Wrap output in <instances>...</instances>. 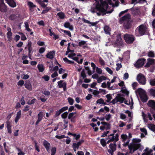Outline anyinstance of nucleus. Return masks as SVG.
I'll return each mask as SVG.
<instances>
[{"mask_svg":"<svg viewBox=\"0 0 155 155\" xmlns=\"http://www.w3.org/2000/svg\"><path fill=\"white\" fill-rule=\"evenodd\" d=\"M101 143V145L103 147H105L106 146V144L107 143V142H106V140H105L104 139H101V140H100Z\"/></svg>","mask_w":155,"mask_h":155,"instance_id":"36","label":"nucleus"},{"mask_svg":"<svg viewBox=\"0 0 155 155\" xmlns=\"http://www.w3.org/2000/svg\"><path fill=\"white\" fill-rule=\"evenodd\" d=\"M148 106L150 107L155 110V101L150 100L147 103Z\"/></svg>","mask_w":155,"mask_h":155,"instance_id":"18","label":"nucleus"},{"mask_svg":"<svg viewBox=\"0 0 155 155\" xmlns=\"http://www.w3.org/2000/svg\"><path fill=\"white\" fill-rule=\"evenodd\" d=\"M112 118V115L110 114H107L105 116V118L106 121H108Z\"/></svg>","mask_w":155,"mask_h":155,"instance_id":"38","label":"nucleus"},{"mask_svg":"<svg viewBox=\"0 0 155 155\" xmlns=\"http://www.w3.org/2000/svg\"><path fill=\"white\" fill-rule=\"evenodd\" d=\"M45 48L41 47L40 48L39 50V52L40 54H42L45 51Z\"/></svg>","mask_w":155,"mask_h":155,"instance_id":"51","label":"nucleus"},{"mask_svg":"<svg viewBox=\"0 0 155 155\" xmlns=\"http://www.w3.org/2000/svg\"><path fill=\"white\" fill-rule=\"evenodd\" d=\"M106 70L110 74H112L113 73V71L109 68L106 67L105 68Z\"/></svg>","mask_w":155,"mask_h":155,"instance_id":"50","label":"nucleus"},{"mask_svg":"<svg viewBox=\"0 0 155 155\" xmlns=\"http://www.w3.org/2000/svg\"><path fill=\"white\" fill-rule=\"evenodd\" d=\"M7 38L8 39L9 41H11L12 40V33L11 31H9L7 33Z\"/></svg>","mask_w":155,"mask_h":155,"instance_id":"35","label":"nucleus"},{"mask_svg":"<svg viewBox=\"0 0 155 155\" xmlns=\"http://www.w3.org/2000/svg\"><path fill=\"white\" fill-rule=\"evenodd\" d=\"M148 128L151 130L154 131H155V125L153 124H149L147 125Z\"/></svg>","mask_w":155,"mask_h":155,"instance_id":"28","label":"nucleus"},{"mask_svg":"<svg viewBox=\"0 0 155 155\" xmlns=\"http://www.w3.org/2000/svg\"><path fill=\"white\" fill-rule=\"evenodd\" d=\"M110 128V124H108L107 125L104 126H101L100 127V129L102 130H104V129L107 130H109Z\"/></svg>","mask_w":155,"mask_h":155,"instance_id":"24","label":"nucleus"},{"mask_svg":"<svg viewBox=\"0 0 155 155\" xmlns=\"http://www.w3.org/2000/svg\"><path fill=\"white\" fill-rule=\"evenodd\" d=\"M42 78L44 79L45 81H48L49 80L50 78L47 75H45L42 77Z\"/></svg>","mask_w":155,"mask_h":155,"instance_id":"54","label":"nucleus"},{"mask_svg":"<svg viewBox=\"0 0 155 155\" xmlns=\"http://www.w3.org/2000/svg\"><path fill=\"white\" fill-rule=\"evenodd\" d=\"M147 61L144 66L146 68H149L150 66L154 63V59L149 58L147 59Z\"/></svg>","mask_w":155,"mask_h":155,"instance_id":"15","label":"nucleus"},{"mask_svg":"<svg viewBox=\"0 0 155 155\" xmlns=\"http://www.w3.org/2000/svg\"><path fill=\"white\" fill-rule=\"evenodd\" d=\"M96 71L99 74H101L102 73L101 69L98 68L97 67H96Z\"/></svg>","mask_w":155,"mask_h":155,"instance_id":"52","label":"nucleus"},{"mask_svg":"<svg viewBox=\"0 0 155 155\" xmlns=\"http://www.w3.org/2000/svg\"><path fill=\"white\" fill-rule=\"evenodd\" d=\"M76 55V54L74 53H71L68 55V57L69 58H72L73 57L75 56Z\"/></svg>","mask_w":155,"mask_h":155,"instance_id":"56","label":"nucleus"},{"mask_svg":"<svg viewBox=\"0 0 155 155\" xmlns=\"http://www.w3.org/2000/svg\"><path fill=\"white\" fill-rule=\"evenodd\" d=\"M144 152L142 155H153L152 152L153 150L149 149L148 147H146L145 149L143 150ZM138 155H140L139 154Z\"/></svg>","mask_w":155,"mask_h":155,"instance_id":"13","label":"nucleus"},{"mask_svg":"<svg viewBox=\"0 0 155 155\" xmlns=\"http://www.w3.org/2000/svg\"><path fill=\"white\" fill-rule=\"evenodd\" d=\"M21 104L22 105H24L25 104L24 97H22L21 100Z\"/></svg>","mask_w":155,"mask_h":155,"instance_id":"61","label":"nucleus"},{"mask_svg":"<svg viewBox=\"0 0 155 155\" xmlns=\"http://www.w3.org/2000/svg\"><path fill=\"white\" fill-rule=\"evenodd\" d=\"M81 76L83 78H85L86 77V75L85 73V71L84 70H83L81 72Z\"/></svg>","mask_w":155,"mask_h":155,"instance_id":"48","label":"nucleus"},{"mask_svg":"<svg viewBox=\"0 0 155 155\" xmlns=\"http://www.w3.org/2000/svg\"><path fill=\"white\" fill-rule=\"evenodd\" d=\"M147 54L149 57L154 58L155 57V54L152 51H149L148 53Z\"/></svg>","mask_w":155,"mask_h":155,"instance_id":"40","label":"nucleus"},{"mask_svg":"<svg viewBox=\"0 0 155 155\" xmlns=\"http://www.w3.org/2000/svg\"><path fill=\"white\" fill-rule=\"evenodd\" d=\"M109 137V140L107 141V143H109L112 141L114 142V143H110L109 146L110 149L108 151L111 155H113L114 152L116 149V145L115 143L118 140V135L117 134L115 135L114 134H112L110 135Z\"/></svg>","mask_w":155,"mask_h":155,"instance_id":"1","label":"nucleus"},{"mask_svg":"<svg viewBox=\"0 0 155 155\" xmlns=\"http://www.w3.org/2000/svg\"><path fill=\"white\" fill-rule=\"evenodd\" d=\"M150 84L151 86H155V79L151 80L150 81Z\"/></svg>","mask_w":155,"mask_h":155,"instance_id":"53","label":"nucleus"},{"mask_svg":"<svg viewBox=\"0 0 155 155\" xmlns=\"http://www.w3.org/2000/svg\"><path fill=\"white\" fill-rule=\"evenodd\" d=\"M120 118L123 120L124 119L126 118V116L124 114L121 113L120 115Z\"/></svg>","mask_w":155,"mask_h":155,"instance_id":"63","label":"nucleus"},{"mask_svg":"<svg viewBox=\"0 0 155 155\" xmlns=\"http://www.w3.org/2000/svg\"><path fill=\"white\" fill-rule=\"evenodd\" d=\"M44 113L41 111L40 112L38 115V120L36 122V125H37L38 123L41 121L44 115Z\"/></svg>","mask_w":155,"mask_h":155,"instance_id":"17","label":"nucleus"},{"mask_svg":"<svg viewBox=\"0 0 155 155\" xmlns=\"http://www.w3.org/2000/svg\"><path fill=\"white\" fill-rule=\"evenodd\" d=\"M137 93L140 95V97L143 102H145L148 99L146 93L145 91L140 88H139L137 91H136Z\"/></svg>","mask_w":155,"mask_h":155,"instance_id":"5","label":"nucleus"},{"mask_svg":"<svg viewBox=\"0 0 155 155\" xmlns=\"http://www.w3.org/2000/svg\"><path fill=\"white\" fill-rule=\"evenodd\" d=\"M59 87H66V84L65 82H63L62 80H61L58 82Z\"/></svg>","mask_w":155,"mask_h":155,"instance_id":"23","label":"nucleus"},{"mask_svg":"<svg viewBox=\"0 0 155 155\" xmlns=\"http://www.w3.org/2000/svg\"><path fill=\"white\" fill-rule=\"evenodd\" d=\"M98 61L101 65L104 66L105 64L104 61L101 57H99Z\"/></svg>","mask_w":155,"mask_h":155,"instance_id":"41","label":"nucleus"},{"mask_svg":"<svg viewBox=\"0 0 155 155\" xmlns=\"http://www.w3.org/2000/svg\"><path fill=\"white\" fill-rule=\"evenodd\" d=\"M8 10L7 7L4 2V0H2L0 3V11L2 12H6Z\"/></svg>","mask_w":155,"mask_h":155,"instance_id":"11","label":"nucleus"},{"mask_svg":"<svg viewBox=\"0 0 155 155\" xmlns=\"http://www.w3.org/2000/svg\"><path fill=\"white\" fill-rule=\"evenodd\" d=\"M140 130L143 133L141 134V136H142V137H144V135L143 134L145 135L147 134V132L145 128H140Z\"/></svg>","mask_w":155,"mask_h":155,"instance_id":"30","label":"nucleus"},{"mask_svg":"<svg viewBox=\"0 0 155 155\" xmlns=\"http://www.w3.org/2000/svg\"><path fill=\"white\" fill-rule=\"evenodd\" d=\"M68 100L70 105H72L73 104L74 100L72 98L69 97L68 98Z\"/></svg>","mask_w":155,"mask_h":155,"instance_id":"45","label":"nucleus"},{"mask_svg":"<svg viewBox=\"0 0 155 155\" xmlns=\"http://www.w3.org/2000/svg\"><path fill=\"white\" fill-rule=\"evenodd\" d=\"M125 100L124 98L120 94H118L115 98L114 99L111 101L113 104H115L117 103H122Z\"/></svg>","mask_w":155,"mask_h":155,"instance_id":"7","label":"nucleus"},{"mask_svg":"<svg viewBox=\"0 0 155 155\" xmlns=\"http://www.w3.org/2000/svg\"><path fill=\"white\" fill-rule=\"evenodd\" d=\"M82 20L85 23H87L91 24V26H96L99 22V21H96L94 22H91L88 20L85 19L84 18H83L82 19Z\"/></svg>","mask_w":155,"mask_h":155,"instance_id":"20","label":"nucleus"},{"mask_svg":"<svg viewBox=\"0 0 155 155\" xmlns=\"http://www.w3.org/2000/svg\"><path fill=\"white\" fill-rule=\"evenodd\" d=\"M17 18V16L16 15L12 14L9 17V19L12 21L15 19Z\"/></svg>","mask_w":155,"mask_h":155,"instance_id":"37","label":"nucleus"},{"mask_svg":"<svg viewBox=\"0 0 155 155\" xmlns=\"http://www.w3.org/2000/svg\"><path fill=\"white\" fill-rule=\"evenodd\" d=\"M22 35L21 36V40L25 41L27 39V38L25 35L23 33H21Z\"/></svg>","mask_w":155,"mask_h":155,"instance_id":"62","label":"nucleus"},{"mask_svg":"<svg viewBox=\"0 0 155 155\" xmlns=\"http://www.w3.org/2000/svg\"><path fill=\"white\" fill-rule=\"evenodd\" d=\"M150 93L152 95L155 97V89L153 88L151 89L150 91Z\"/></svg>","mask_w":155,"mask_h":155,"instance_id":"47","label":"nucleus"},{"mask_svg":"<svg viewBox=\"0 0 155 155\" xmlns=\"http://www.w3.org/2000/svg\"><path fill=\"white\" fill-rule=\"evenodd\" d=\"M56 148L55 147H52L51 149V155H54L56 153Z\"/></svg>","mask_w":155,"mask_h":155,"instance_id":"44","label":"nucleus"},{"mask_svg":"<svg viewBox=\"0 0 155 155\" xmlns=\"http://www.w3.org/2000/svg\"><path fill=\"white\" fill-rule=\"evenodd\" d=\"M89 91H91V92H93V94L95 96L97 95L100 93L99 91H97L96 90H94L93 91V90L91 89H89Z\"/></svg>","mask_w":155,"mask_h":155,"instance_id":"42","label":"nucleus"},{"mask_svg":"<svg viewBox=\"0 0 155 155\" xmlns=\"http://www.w3.org/2000/svg\"><path fill=\"white\" fill-rule=\"evenodd\" d=\"M141 140L140 139L134 138L132 142L128 145L130 153H133L138 149L141 150L143 148V147L140 143Z\"/></svg>","mask_w":155,"mask_h":155,"instance_id":"2","label":"nucleus"},{"mask_svg":"<svg viewBox=\"0 0 155 155\" xmlns=\"http://www.w3.org/2000/svg\"><path fill=\"white\" fill-rule=\"evenodd\" d=\"M121 137L122 139V141H125L126 140H127V141L126 143V145H128L130 140L128 138V137H127V136L126 134H122L121 135Z\"/></svg>","mask_w":155,"mask_h":155,"instance_id":"19","label":"nucleus"},{"mask_svg":"<svg viewBox=\"0 0 155 155\" xmlns=\"http://www.w3.org/2000/svg\"><path fill=\"white\" fill-rule=\"evenodd\" d=\"M71 25L70 23L68 22H66L65 23L64 25V26L65 28H68Z\"/></svg>","mask_w":155,"mask_h":155,"instance_id":"58","label":"nucleus"},{"mask_svg":"<svg viewBox=\"0 0 155 155\" xmlns=\"http://www.w3.org/2000/svg\"><path fill=\"white\" fill-rule=\"evenodd\" d=\"M109 7L108 4L106 1L101 2V4L99 3H97L95 6V8L97 11L104 14V15L107 13H111L113 11V10L110 11H107V9Z\"/></svg>","mask_w":155,"mask_h":155,"instance_id":"4","label":"nucleus"},{"mask_svg":"<svg viewBox=\"0 0 155 155\" xmlns=\"http://www.w3.org/2000/svg\"><path fill=\"white\" fill-rule=\"evenodd\" d=\"M124 39L127 44L133 43L135 40V36L132 35L126 34L124 36Z\"/></svg>","mask_w":155,"mask_h":155,"instance_id":"6","label":"nucleus"},{"mask_svg":"<svg viewBox=\"0 0 155 155\" xmlns=\"http://www.w3.org/2000/svg\"><path fill=\"white\" fill-rule=\"evenodd\" d=\"M96 103L97 104H103L104 105H106L107 104V103L104 102V100L102 98H100L97 100L96 101Z\"/></svg>","mask_w":155,"mask_h":155,"instance_id":"32","label":"nucleus"},{"mask_svg":"<svg viewBox=\"0 0 155 155\" xmlns=\"http://www.w3.org/2000/svg\"><path fill=\"white\" fill-rule=\"evenodd\" d=\"M138 28V32L140 35H143L145 34L147 29L146 25H141L139 26Z\"/></svg>","mask_w":155,"mask_h":155,"instance_id":"10","label":"nucleus"},{"mask_svg":"<svg viewBox=\"0 0 155 155\" xmlns=\"http://www.w3.org/2000/svg\"><path fill=\"white\" fill-rule=\"evenodd\" d=\"M131 16L128 13L120 18L119 20V22L121 24H123V28L125 29H128L131 27L130 22Z\"/></svg>","mask_w":155,"mask_h":155,"instance_id":"3","label":"nucleus"},{"mask_svg":"<svg viewBox=\"0 0 155 155\" xmlns=\"http://www.w3.org/2000/svg\"><path fill=\"white\" fill-rule=\"evenodd\" d=\"M58 74L57 73V71H55L51 75V77L52 78H54L58 76Z\"/></svg>","mask_w":155,"mask_h":155,"instance_id":"55","label":"nucleus"},{"mask_svg":"<svg viewBox=\"0 0 155 155\" xmlns=\"http://www.w3.org/2000/svg\"><path fill=\"white\" fill-rule=\"evenodd\" d=\"M125 113L127 114L129 117H131L132 116V113L128 110H126L125 111Z\"/></svg>","mask_w":155,"mask_h":155,"instance_id":"57","label":"nucleus"},{"mask_svg":"<svg viewBox=\"0 0 155 155\" xmlns=\"http://www.w3.org/2000/svg\"><path fill=\"white\" fill-rule=\"evenodd\" d=\"M43 144L45 147L47 151L49 153L50 151V149L51 147V145L50 143L47 140H45L43 142Z\"/></svg>","mask_w":155,"mask_h":155,"instance_id":"16","label":"nucleus"},{"mask_svg":"<svg viewBox=\"0 0 155 155\" xmlns=\"http://www.w3.org/2000/svg\"><path fill=\"white\" fill-rule=\"evenodd\" d=\"M152 14L153 16H155V4L153 8Z\"/></svg>","mask_w":155,"mask_h":155,"instance_id":"64","label":"nucleus"},{"mask_svg":"<svg viewBox=\"0 0 155 155\" xmlns=\"http://www.w3.org/2000/svg\"><path fill=\"white\" fill-rule=\"evenodd\" d=\"M28 4L30 8H32L36 7V6L31 2H28Z\"/></svg>","mask_w":155,"mask_h":155,"instance_id":"39","label":"nucleus"},{"mask_svg":"<svg viewBox=\"0 0 155 155\" xmlns=\"http://www.w3.org/2000/svg\"><path fill=\"white\" fill-rule=\"evenodd\" d=\"M60 30L62 32H63L65 34L68 35L69 37H71V35L70 31L64 30L62 29H61Z\"/></svg>","mask_w":155,"mask_h":155,"instance_id":"33","label":"nucleus"},{"mask_svg":"<svg viewBox=\"0 0 155 155\" xmlns=\"http://www.w3.org/2000/svg\"><path fill=\"white\" fill-rule=\"evenodd\" d=\"M35 100H36V99H34L32 100L31 101H29L27 102V104L29 105H31V104H33L35 102Z\"/></svg>","mask_w":155,"mask_h":155,"instance_id":"60","label":"nucleus"},{"mask_svg":"<svg viewBox=\"0 0 155 155\" xmlns=\"http://www.w3.org/2000/svg\"><path fill=\"white\" fill-rule=\"evenodd\" d=\"M37 44L40 46H43L45 45V42L42 41H39L37 42Z\"/></svg>","mask_w":155,"mask_h":155,"instance_id":"59","label":"nucleus"},{"mask_svg":"<svg viewBox=\"0 0 155 155\" xmlns=\"http://www.w3.org/2000/svg\"><path fill=\"white\" fill-rule=\"evenodd\" d=\"M137 79L138 82L141 84H145L146 83V78L142 74H139L137 77Z\"/></svg>","mask_w":155,"mask_h":155,"instance_id":"9","label":"nucleus"},{"mask_svg":"<svg viewBox=\"0 0 155 155\" xmlns=\"http://www.w3.org/2000/svg\"><path fill=\"white\" fill-rule=\"evenodd\" d=\"M131 101H124V103L127 105H129L130 106V109H132L133 108V100L132 99V97H131Z\"/></svg>","mask_w":155,"mask_h":155,"instance_id":"22","label":"nucleus"},{"mask_svg":"<svg viewBox=\"0 0 155 155\" xmlns=\"http://www.w3.org/2000/svg\"><path fill=\"white\" fill-rule=\"evenodd\" d=\"M129 10H130L132 11H133L134 10V8L133 7H132L130 9H127L125 11H121L119 14V17H121L124 14L127 12Z\"/></svg>","mask_w":155,"mask_h":155,"instance_id":"26","label":"nucleus"},{"mask_svg":"<svg viewBox=\"0 0 155 155\" xmlns=\"http://www.w3.org/2000/svg\"><path fill=\"white\" fill-rule=\"evenodd\" d=\"M86 43V41H81L79 42L78 45L80 47H81L82 45H84Z\"/></svg>","mask_w":155,"mask_h":155,"instance_id":"49","label":"nucleus"},{"mask_svg":"<svg viewBox=\"0 0 155 155\" xmlns=\"http://www.w3.org/2000/svg\"><path fill=\"white\" fill-rule=\"evenodd\" d=\"M68 114V112H65L61 115V116L63 118L65 119L67 117Z\"/></svg>","mask_w":155,"mask_h":155,"instance_id":"46","label":"nucleus"},{"mask_svg":"<svg viewBox=\"0 0 155 155\" xmlns=\"http://www.w3.org/2000/svg\"><path fill=\"white\" fill-rule=\"evenodd\" d=\"M64 61L67 63L68 64H74V61H70L68 60L66 57L63 58Z\"/></svg>","mask_w":155,"mask_h":155,"instance_id":"34","label":"nucleus"},{"mask_svg":"<svg viewBox=\"0 0 155 155\" xmlns=\"http://www.w3.org/2000/svg\"><path fill=\"white\" fill-rule=\"evenodd\" d=\"M146 61L144 58H140L135 63L134 66L138 68L141 67L143 66Z\"/></svg>","mask_w":155,"mask_h":155,"instance_id":"8","label":"nucleus"},{"mask_svg":"<svg viewBox=\"0 0 155 155\" xmlns=\"http://www.w3.org/2000/svg\"><path fill=\"white\" fill-rule=\"evenodd\" d=\"M21 110L19 111L16 114V117L15 119V121L17 123L21 117Z\"/></svg>","mask_w":155,"mask_h":155,"instance_id":"21","label":"nucleus"},{"mask_svg":"<svg viewBox=\"0 0 155 155\" xmlns=\"http://www.w3.org/2000/svg\"><path fill=\"white\" fill-rule=\"evenodd\" d=\"M37 68L40 72H43L45 70L44 66L42 64H38L37 65Z\"/></svg>","mask_w":155,"mask_h":155,"instance_id":"27","label":"nucleus"},{"mask_svg":"<svg viewBox=\"0 0 155 155\" xmlns=\"http://www.w3.org/2000/svg\"><path fill=\"white\" fill-rule=\"evenodd\" d=\"M76 112H72L71 113L69 114L68 115V119H71V118H73L74 117V115L76 114Z\"/></svg>","mask_w":155,"mask_h":155,"instance_id":"43","label":"nucleus"},{"mask_svg":"<svg viewBox=\"0 0 155 155\" xmlns=\"http://www.w3.org/2000/svg\"><path fill=\"white\" fill-rule=\"evenodd\" d=\"M57 15L61 19H63L65 17L64 13L62 12L58 13Z\"/></svg>","mask_w":155,"mask_h":155,"instance_id":"29","label":"nucleus"},{"mask_svg":"<svg viewBox=\"0 0 155 155\" xmlns=\"http://www.w3.org/2000/svg\"><path fill=\"white\" fill-rule=\"evenodd\" d=\"M121 36V33L118 34L117 36V38L115 41L116 44L119 46H122L123 45V41Z\"/></svg>","mask_w":155,"mask_h":155,"instance_id":"12","label":"nucleus"},{"mask_svg":"<svg viewBox=\"0 0 155 155\" xmlns=\"http://www.w3.org/2000/svg\"><path fill=\"white\" fill-rule=\"evenodd\" d=\"M104 31L106 34L108 35H110V29L109 26L106 25L104 27Z\"/></svg>","mask_w":155,"mask_h":155,"instance_id":"25","label":"nucleus"},{"mask_svg":"<svg viewBox=\"0 0 155 155\" xmlns=\"http://www.w3.org/2000/svg\"><path fill=\"white\" fill-rule=\"evenodd\" d=\"M55 51H54L48 52L46 55V57L51 60L53 59L55 55Z\"/></svg>","mask_w":155,"mask_h":155,"instance_id":"14","label":"nucleus"},{"mask_svg":"<svg viewBox=\"0 0 155 155\" xmlns=\"http://www.w3.org/2000/svg\"><path fill=\"white\" fill-rule=\"evenodd\" d=\"M9 5L12 8H14L16 6V4L14 0H12V1L8 3Z\"/></svg>","mask_w":155,"mask_h":155,"instance_id":"31","label":"nucleus"}]
</instances>
